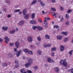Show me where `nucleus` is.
Returning a JSON list of instances; mask_svg holds the SVG:
<instances>
[{
    "label": "nucleus",
    "instance_id": "1",
    "mask_svg": "<svg viewBox=\"0 0 73 73\" xmlns=\"http://www.w3.org/2000/svg\"><path fill=\"white\" fill-rule=\"evenodd\" d=\"M24 21L23 20H22L19 22L18 24L19 26H22L23 25H24Z\"/></svg>",
    "mask_w": 73,
    "mask_h": 73
},
{
    "label": "nucleus",
    "instance_id": "2",
    "mask_svg": "<svg viewBox=\"0 0 73 73\" xmlns=\"http://www.w3.org/2000/svg\"><path fill=\"white\" fill-rule=\"evenodd\" d=\"M28 40L29 42H31L32 41V37L31 36H29L28 37Z\"/></svg>",
    "mask_w": 73,
    "mask_h": 73
},
{
    "label": "nucleus",
    "instance_id": "3",
    "mask_svg": "<svg viewBox=\"0 0 73 73\" xmlns=\"http://www.w3.org/2000/svg\"><path fill=\"white\" fill-rule=\"evenodd\" d=\"M25 65L26 68H29V66H31V65L30 63H28L25 64Z\"/></svg>",
    "mask_w": 73,
    "mask_h": 73
},
{
    "label": "nucleus",
    "instance_id": "4",
    "mask_svg": "<svg viewBox=\"0 0 73 73\" xmlns=\"http://www.w3.org/2000/svg\"><path fill=\"white\" fill-rule=\"evenodd\" d=\"M21 50H20L17 52V53L16 54L17 57H19V56L20 55V53H21Z\"/></svg>",
    "mask_w": 73,
    "mask_h": 73
},
{
    "label": "nucleus",
    "instance_id": "5",
    "mask_svg": "<svg viewBox=\"0 0 73 73\" xmlns=\"http://www.w3.org/2000/svg\"><path fill=\"white\" fill-rule=\"evenodd\" d=\"M28 62H29V63L30 64H32V62H33V60H32V59L31 58L28 59Z\"/></svg>",
    "mask_w": 73,
    "mask_h": 73
},
{
    "label": "nucleus",
    "instance_id": "6",
    "mask_svg": "<svg viewBox=\"0 0 73 73\" xmlns=\"http://www.w3.org/2000/svg\"><path fill=\"white\" fill-rule=\"evenodd\" d=\"M52 14L53 16H55V17H57L58 16V14L57 13H52Z\"/></svg>",
    "mask_w": 73,
    "mask_h": 73
},
{
    "label": "nucleus",
    "instance_id": "7",
    "mask_svg": "<svg viewBox=\"0 0 73 73\" xmlns=\"http://www.w3.org/2000/svg\"><path fill=\"white\" fill-rule=\"evenodd\" d=\"M56 37L58 39V40H61L62 39V36H60L59 35H58Z\"/></svg>",
    "mask_w": 73,
    "mask_h": 73
},
{
    "label": "nucleus",
    "instance_id": "8",
    "mask_svg": "<svg viewBox=\"0 0 73 73\" xmlns=\"http://www.w3.org/2000/svg\"><path fill=\"white\" fill-rule=\"evenodd\" d=\"M23 15H25L27 13V9H25L23 11Z\"/></svg>",
    "mask_w": 73,
    "mask_h": 73
},
{
    "label": "nucleus",
    "instance_id": "9",
    "mask_svg": "<svg viewBox=\"0 0 73 73\" xmlns=\"http://www.w3.org/2000/svg\"><path fill=\"white\" fill-rule=\"evenodd\" d=\"M60 51H63V50H64V47L63 46H60Z\"/></svg>",
    "mask_w": 73,
    "mask_h": 73
},
{
    "label": "nucleus",
    "instance_id": "10",
    "mask_svg": "<svg viewBox=\"0 0 73 73\" xmlns=\"http://www.w3.org/2000/svg\"><path fill=\"white\" fill-rule=\"evenodd\" d=\"M37 29L39 30V31H42L43 29L42 27L40 26H37Z\"/></svg>",
    "mask_w": 73,
    "mask_h": 73
},
{
    "label": "nucleus",
    "instance_id": "11",
    "mask_svg": "<svg viewBox=\"0 0 73 73\" xmlns=\"http://www.w3.org/2000/svg\"><path fill=\"white\" fill-rule=\"evenodd\" d=\"M54 70L56 72L58 73L59 72V68L57 67H56L54 68Z\"/></svg>",
    "mask_w": 73,
    "mask_h": 73
},
{
    "label": "nucleus",
    "instance_id": "12",
    "mask_svg": "<svg viewBox=\"0 0 73 73\" xmlns=\"http://www.w3.org/2000/svg\"><path fill=\"white\" fill-rule=\"evenodd\" d=\"M15 45L17 48H18V47L19 46V43L17 42H16L15 43Z\"/></svg>",
    "mask_w": 73,
    "mask_h": 73
},
{
    "label": "nucleus",
    "instance_id": "13",
    "mask_svg": "<svg viewBox=\"0 0 73 73\" xmlns=\"http://www.w3.org/2000/svg\"><path fill=\"white\" fill-rule=\"evenodd\" d=\"M29 17V15L28 14L26 15L25 16V19H28Z\"/></svg>",
    "mask_w": 73,
    "mask_h": 73
},
{
    "label": "nucleus",
    "instance_id": "14",
    "mask_svg": "<svg viewBox=\"0 0 73 73\" xmlns=\"http://www.w3.org/2000/svg\"><path fill=\"white\" fill-rule=\"evenodd\" d=\"M2 65L4 67H6L7 66L8 64L6 63H3Z\"/></svg>",
    "mask_w": 73,
    "mask_h": 73
},
{
    "label": "nucleus",
    "instance_id": "15",
    "mask_svg": "<svg viewBox=\"0 0 73 73\" xmlns=\"http://www.w3.org/2000/svg\"><path fill=\"white\" fill-rule=\"evenodd\" d=\"M52 46L51 44H47L46 45H45V44H44V46L45 47V48H46L47 47H50V46Z\"/></svg>",
    "mask_w": 73,
    "mask_h": 73
},
{
    "label": "nucleus",
    "instance_id": "16",
    "mask_svg": "<svg viewBox=\"0 0 73 73\" xmlns=\"http://www.w3.org/2000/svg\"><path fill=\"white\" fill-rule=\"evenodd\" d=\"M59 19H61L60 21V22H62V20H64V18L63 16H62V17L59 16Z\"/></svg>",
    "mask_w": 73,
    "mask_h": 73
},
{
    "label": "nucleus",
    "instance_id": "17",
    "mask_svg": "<svg viewBox=\"0 0 73 73\" xmlns=\"http://www.w3.org/2000/svg\"><path fill=\"white\" fill-rule=\"evenodd\" d=\"M37 1V0H34L31 3L32 4V5H33V4H36Z\"/></svg>",
    "mask_w": 73,
    "mask_h": 73
},
{
    "label": "nucleus",
    "instance_id": "18",
    "mask_svg": "<svg viewBox=\"0 0 73 73\" xmlns=\"http://www.w3.org/2000/svg\"><path fill=\"white\" fill-rule=\"evenodd\" d=\"M62 65L65 66H66V65H67V62L66 61H64Z\"/></svg>",
    "mask_w": 73,
    "mask_h": 73
},
{
    "label": "nucleus",
    "instance_id": "19",
    "mask_svg": "<svg viewBox=\"0 0 73 73\" xmlns=\"http://www.w3.org/2000/svg\"><path fill=\"white\" fill-rule=\"evenodd\" d=\"M45 38L47 39H50V36L48 35H46L45 36Z\"/></svg>",
    "mask_w": 73,
    "mask_h": 73
},
{
    "label": "nucleus",
    "instance_id": "20",
    "mask_svg": "<svg viewBox=\"0 0 73 73\" xmlns=\"http://www.w3.org/2000/svg\"><path fill=\"white\" fill-rule=\"evenodd\" d=\"M21 72L22 73H27V72H25V70H24V69H22L21 70Z\"/></svg>",
    "mask_w": 73,
    "mask_h": 73
},
{
    "label": "nucleus",
    "instance_id": "21",
    "mask_svg": "<svg viewBox=\"0 0 73 73\" xmlns=\"http://www.w3.org/2000/svg\"><path fill=\"white\" fill-rule=\"evenodd\" d=\"M2 29L4 31H7V29H8V27H2Z\"/></svg>",
    "mask_w": 73,
    "mask_h": 73
},
{
    "label": "nucleus",
    "instance_id": "22",
    "mask_svg": "<svg viewBox=\"0 0 73 73\" xmlns=\"http://www.w3.org/2000/svg\"><path fill=\"white\" fill-rule=\"evenodd\" d=\"M9 32L10 34H13V33H15V30H13L11 31H10Z\"/></svg>",
    "mask_w": 73,
    "mask_h": 73
},
{
    "label": "nucleus",
    "instance_id": "23",
    "mask_svg": "<svg viewBox=\"0 0 73 73\" xmlns=\"http://www.w3.org/2000/svg\"><path fill=\"white\" fill-rule=\"evenodd\" d=\"M28 52L29 53V54H31V55H33V52L31 50H29L28 51Z\"/></svg>",
    "mask_w": 73,
    "mask_h": 73
},
{
    "label": "nucleus",
    "instance_id": "24",
    "mask_svg": "<svg viewBox=\"0 0 73 73\" xmlns=\"http://www.w3.org/2000/svg\"><path fill=\"white\" fill-rule=\"evenodd\" d=\"M37 40L38 41L40 42L41 40V38L40 37V36H38L37 37Z\"/></svg>",
    "mask_w": 73,
    "mask_h": 73
},
{
    "label": "nucleus",
    "instance_id": "25",
    "mask_svg": "<svg viewBox=\"0 0 73 73\" xmlns=\"http://www.w3.org/2000/svg\"><path fill=\"white\" fill-rule=\"evenodd\" d=\"M36 23V21H35L32 20L30 21V23H31V24H35Z\"/></svg>",
    "mask_w": 73,
    "mask_h": 73
},
{
    "label": "nucleus",
    "instance_id": "26",
    "mask_svg": "<svg viewBox=\"0 0 73 73\" xmlns=\"http://www.w3.org/2000/svg\"><path fill=\"white\" fill-rule=\"evenodd\" d=\"M48 20H50V18H45L44 21V22H45V21H47Z\"/></svg>",
    "mask_w": 73,
    "mask_h": 73
},
{
    "label": "nucleus",
    "instance_id": "27",
    "mask_svg": "<svg viewBox=\"0 0 73 73\" xmlns=\"http://www.w3.org/2000/svg\"><path fill=\"white\" fill-rule=\"evenodd\" d=\"M68 40V38H65L64 39V42H66Z\"/></svg>",
    "mask_w": 73,
    "mask_h": 73
},
{
    "label": "nucleus",
    "instance_id": "28",
    "mask_svg": "<svg viewBox=\"0 0 73 73\" xmlns=\"http://www.w3.org/2000/svg\"><path fill=\"white\" fill-rule=\"evenodd\" d=\"M53 28H57L58 30V31H59V30H60V29H59V26H58L54 25Z\"/></svg>",
    "mask_w": 73,
    "mask_h": 73
},
{
    "label": "nucleus",
    "instance_id": "29",
    "mask_svg": "<svg viewBox=\"0 0 73 73\" xmlns=\"http://www.w3.org/2000/svg\"><path fill=\"white\" fill-rule=\"evenodd\" d=\"M8 57H10V58H12L13 57V55H12V54H11V53H9V54L8 55Z\"/></svg>",
    "mask_w": 73,
    "mask_h": 73
},
{
    "label": "nucleus",
    "instance_id": "30",
    "mask_svg": "<svg viewBox=\"0 0 73 73\" xmlns=\"http://www.w3.org/2000/svg\"><path fill=\"white\" fill-rule=\"evenodd\" d=\"M4 39L6 40L7 41H9V39L7 36L5 37L4 38Z\"/></svg>",
    "mask_w": 73,
    "mask_h": 73
},
{
    "label": "nucleus",
    "instance_id": "31",
    "mask_svg": "<svg viewBox=\"0 0 73 73\" xmlns=\"http://www.w3.org/2000/svg\"><path fill=\"white\" fill-rule=\"evenodd\" d=\"M62 34L64 35L65 36H66L68 35V33L66 32H62Z\"/></svg>",
    "mask_w": 73,
    "mask_h": 73
},
{
    "label": "nucleus",
    "instance_id": "32",
    "mask_svg": "<svg viewBox=\"0 0 73 73\" xmlns=\"http://www.w3.org/2000/svg\"><path fill=\"white\" fill-rule=\"evenodd\" d=\"M56 50V48L55 47H53L51 48V51H55Z\"/></svg>",
    "mask_w": 73,
    "mask_h": 73
},
{
    "label": "nucleus",
    "instance_id": "33",
    "mask_svg": "<svg viewBox=\"0 0 73 73\" xmlns=\"http://www.w3.org/2000/svg\"><path fill=\"white\" fill-rule=\"evenodd\" d=\"M65 17L67 19H69V15L68 14H66Z\"/></svg>",
    "mask_w": 73,
    "mask_h": 73
},
{
    "label": "nucleus",
    "instance_id": "34",
    "mask_svg": "<svg viewBox=\"0 0 73 73\" xmlns=\"http://www.w3.org/2000/svg\"><path fill=\"white\" fill-rule=\"evenodd\" d=\"M35 14L34 13H33L31 15V19H33L34 17H35Z\"/></svg>",
    "mask_w": 73,
    "mask_h": 73
},
{
    "label": "nucleus",
    "instance_id": "35",
    "mask_svg": "<svg viewBox=\"0 0 73 73\" xmlns=\"http://www.w3.org/2000/svg\"><path fill=\"white\" fill-rule=\"evenodd\" d=\"M20 9L15 10H14V12L15 13H16L17 12H20Z\"/></svg>",
    "mask_w": 73,
    "mask_h": 73
},
{
    "label": "nucleus",
    "instance_id": "36",
    "mask_svg": "<svg viewBox=\"0 0 73 73\" xmlns=\"http://www.w3.org/2000/svg\"><path fill=\"white\" fill-rule=\"evenodd\" d=\"M23 51L24 52H25V53H27V52H28L29 50H28V49L26 48L23 50Z\"/></svg>",
    "mask_w": 73,
    "mask_h": 73
},
{
    "label": "nucleus",
    "instance_id": "37",
    "mask_svg": "<svg viewBox=\"0 0 73 73\" xmlns=\"http://www.w3.org/2000/svg\"><path fill=\"white\" fill-rule=\"evenodd\" d=\"M32 28L33 29V30H35L36 29V28H37V26H33Z\"/></svg>",
    "mask_w": 73,
    "mask_h": 73
},
{
    "label": "nucleus",
    "instance_id": "38",
    "mask_svg": "<svg viewBox=\"0 0 73 73\" xmlns=\"http://www.w3.org/2000/svg\"><path fill=\"white\" fill-rule=\"evenodd\" d=\"M65 24L66 25L68 26L69 25V21H67L66 22Z\"/></svg>",
    "mask_w": 73,
    "mask_h": 73
},
{
    "label": "nucleus",
    "instance_id": "39",
    "mask_svg": "<svg viewBox=\"0 0 73 73\" xmlns=\"http://www.w3.org/2000/svg\"><path fill=\"white\" fill-rule=\"evenodd\" d=\"M14 45L13 43H9V45L10 46H13Z\"/></svg>",
    "mask_w": 73,
    "mask_h": 73
},
{
    "label": "nucleus",
    "instance_id": "40",
    "mask_svg": "<svg viewBox=\"0 0 73 73\" xmlns=\"http://www.w3.org/2000/svg\"><path fill=\"white\" fill-rule=\"evenodd\" d=\"M37 52H38V54H39V55H41V53L42 52L40 50L37 51Z\"/></svg>",
    "mask_w": 73,
    "mask_h": 73
},
{
    "label": "nucleus",
    "instance_id": "41",
    "mask_svg": "<svg viewBox=\"0 0 73 73\" xmlns=\"http://www.w3.org/2000/svg\"><path fill=\"white\" fill-rule=\"evenodd\" d=\"M72 10L69 9L67 11V13H70L72 12Z\"/></svg>",
    "mask_w": 73,
    "mask_h": 73
},
{
    "label": "nucleus",
    "instance_id": "42",
    "mask_svg": "<svg viewBox=\"0 0 73 73\" xmlns=\"http://www.w3.org/2000/svg\"><path fill=\"white\" fill-rule=\"evenodd\" d=\"M38 68V67L37 66H35L33 67V68L34 69V70H36V69H37Z\"/></svg>",
    "mask_w": 73,
    "mask_h": 73
},
{
    "label": "nucleus",
    "instance_id": "43",
    "mask_svg": "<svg viewBox=\"0 0 73 73\" xmlns=\"http://www.w3.org/2000/svg\"><path fill=\"white\" fill-rule=\"evenodd\" d=\"M73 52V50H72L71 51H70V52H68V53L69 54H70V55H72V52Z\"/></svg>",
    "mask_w": 73,
    "mask_h": 73
},
{
    "label": "nucleus",
    "instance_id": "44",
    "mask_svg": "<svg viewBox=\"0 0 73 73\" xmlns=\"http://www.w3.org/2000/svg\"><path fill=\"white\" fill-rule=\"evenodd\" d=\"M40 4L41 5L42 7H44L45 5V4L43 3V2L41 3H40Z\"/></svg>",
    "mask_w": 73,
    "mask_h": 73
},
{
    "label": "nucleus",
    "instance_id": "45",
    "mask_svg": "<svg viewBox=\"0 0 73 73\" xmlns=\"http://www.w3.org/2000/svg\"><path fill=\"white\" fill-rule=\"evenodd\" d=\"M51 10H52V11H56V9L54 8L51 7Z\"/></svg>",
    "mask_w": 73,
    "mask_h": 73
},
{
    "label": "nucleus",
    "instance_id": "46",
    "mask_svg": "<svg viewBox=\"0 0 73 73\" xmlns=\"http://www.w3.org/2000/svg\"><path fill=\"white\" fill-rule=\"evenodd\" d=\"M38 20L40 23H42V20H41V19L40 18L38 19Z\"/></svg>",
    "mask_w": 73,
    "mask_h": 73
},
{
    "label": "nucleus",
    "instance_id": "47",
    "mask_svg": "<svg viewBox=\"0 0 73 73\" xmlns=\"http://www.w3.org/2000/svg\"><path fill=\"white\" fill-rule=\"evenodd\" d=\"M64 61L63 60H61L60 62V64H62V65L63 64V63L64 62Z\"/></svg>",
    "mask_w": 73,
    "mask_h": 73
},
{
    "label": "nucleus",
    "instance_id": "48",
    "mask_svg": "<svg viewBox=\"0 0 73 73\" xmlns=\"http://www.w3.org/2000/svg\"><path fill=\"white\" fill-rule=\"evenodd\" d=\"M15 64H17L19 63V62H18V60H15Z\"/></svg>",
    "mask_w": 73,
    "mask_h": 73
},
{
    "label": "nucleus",
    "instance_id": "49",
    "mask_svg": "<svg viewBox=\"0 0 73 73\" xmlns=\"http://www.w3.org/2000/svg\"><path fill=\"white\" fill-rule=\"evenodd\" d=\"M51 60V59H50V58H48V62H50V60Z\"/></svg>",
    "mask_w": 73,
    "mask_h": 73
},
{
    "label": "nucleus",
    "instance_id": "50",
    "mask_svg": "<svg viewBox=\"0 0 73 73\" xmlns=\"http://www.w3.org/2000/svg\"><path fill=\"white\" fill-rule=\"evenodd\" d=\"M27 73H32V71L30 70H28L27 72Z\"/></svg>",
    "mask_w": 73,
    "mask_h": 73
},
{
    "label": "nucleus",
    "instance_id": "51",
    "mask_svg": "<svg viewBox=\"0 0 73 73\" xmlns=\"http://www.w3.org/2000/svg\"><path fill=\"white\" fill-rule=\"evenodd\" d=\"M11 17V15H10L8 14V16H7V17L8 18H10V17Z\"/></svg>",
    "mask_w": 73,
    "mask_h": 73
},
{
    "label": "nucleus",
    "instance_id": "52",
    "mask_svg": "<svg viewBox=\"0 0 73 73\" xmlns=\"http://www.w3.org/2000/svg\"><path fill=\"white\" fill-rule=\"evenodd\" d=\"M3 39H1V38H0V42H3Z\"/></svg>",
    "mask_w": 73,
    "mask_h": 73
},
{
    "label": "nucleus",
    "instance_id": "53",
    "mask_svg": "<svg viewBox=\"0 0 73 73\" xmlns=\"http://www.w3.org/2000/svg\"><path fill=\"white\" fill-rule=\"evenodd\" d=\"M39 44H40V43H39V42H37L36 43V45H37V46H38V45H39Z\"/></svg>",
    "mask_w": 73,
    "mask_h": 73
},
{
    "label": "nucleus",
    "instance_id": "54",
    "mask_svg": "<svg viewBox=\"0 0 73 73\" xmlns=\"http://www.w3.org/2000/svg\"><path fill=\"white\" fill-rule=\"evenodd\" d=\"M63 9H64L63 7H60V9L61 11H62L63 10Z\"/></svg>",
    "mask_w": 73,
    "mask_h": 73
},
{
    "label": "nucleus",
    "instance_id": "55",
    "mask_svg": "<svg viewBox=\"0 0 73 73\" xmlns=\"http://www.w3.org/2000/svg\"><path fill=\"white\" fill-rule=\"evenodd\" d=\"M38 2H40V3L41 4L42 3V1H41V0H38Z\"/></svg>",
    "mask_w": 73,
    "mask_h": 73
},
{
    "label": "nucleus",
    "instance_id": "56",
    "mask_svg": "<svg viewBox=\"0 0 73 73\" xmlns=\"http://www.w3.org/2000/svg\"><path fill=\"white\" fill-rule=\"evenodd\" d=\"M52 3H56V1H55V0H52Z\"/></svg>",
    "mask_w": 73,
    "mask_h": 73
},
{
    "label": "nucleus",
    "instance_id": "57",
    "mask_svg": "<svg viewBox=\"0 0 73 73\" xmlns=\"http://www.w3.org/2000/svg\"><path fill=\"white\" fill-rule=\"evenodd\" d=\"M44 24H45V25H47V24H48V23L46 22V21L44 22Z\"/></svg>",
    "mask_w": 73,
    "mask_h": 73
},
{
    "label": "nucleus",
    "instance_id": "58",
    "mask_svg": "<svg viewBox=\"0 0 73 73\" xmlns=\"http://www.w3.org/2000/svg\"><path fill=\"white\" fill-rule=\"evenodd\" d=\"M19 66H17V65H15V68H18V67H19Z\"/></svg>",
    "mask_w": 73,
    "mask_h": 73
},
{
    "label": "nucleus",
    "instance_id": "59",
    "mask_svg": "<svg viewBox=\"0 0 73 73\" xmlns=\"http://www.w3.org/2000/svg\"><path fill=\"white\" fill-rule=\"evenodd\" d=\"M44 66H45L46 67H47V66H48V64H44Z\"/></svg>",
    "mask_w": 73,
    "mask_h": 73
},
{
    "label": "nucleus",
    "instance_id": "60",
    "mask_svg": "<svg viewBox=\"0 0 73 73\" xmlns=\"http://www.w3.org/2000/svg\"><path fill=\"white\" fill-rule=\"evenodd\" d=\"M54 62V60H53L51 59L50 62Z\"/></svg>",
    "mask_w": 73,
    "mask_h": 73
},
{
    "label": "nucleus",
    "instance_id": "61",
    "mask_svg": "<svg viewBox=\"0 0 73 73\" xmlns=\"http://www.w3.org/2000/svg\"><path fill=\"white\" fill-rule=\"evenodd\" d=\"M54 52H52V56H54Z\"/></svg>",
    "mask_w": 73,
    "mask_h": 73
},
{
    "label": "nucleus",
    "instance_id": "62",
    "mask_svg": "<svg viewBox=\"0 0 73 73\" xmlns=\"http://www.w3.org/2000/svg\"><path fill=\"white\" fill-rule=\"evenodd\" d=\"M14 50L15 52H17V49L16 48H15L14 49Z\"/></svg>",
    "mask_w": 73,
    "mask_h": 73
},
{
    "label": "nucleus",
    "instance_id": "63",
    "mask_svg": "<svg viewBox=\"0 0 73 73\" xmlns=\"http://www.w3.org/2000/svg\"><path fill=\"white\" fill-rule=\"evenodd\" d=\"M71 73H73V69H72L71 70Z\"/></svg>",
    "mask_w": 73,
    "mask_h": 73
},
{
    "label": "nucleus",
    "instance_id": "64",
    "mask_svg": "<svg viewBox=\"0 0 73 73\" xmlns=\"http://www.w3.org/2000/svg\"><path fill=\"white\" fill-rule=\"evenodd\" d=\"M44 27L45 28H47L48 27V25H44Z\"/></svg>",
    "mask_w": 73,
    "mask_h": 73
}]
</instances>
